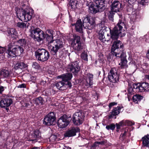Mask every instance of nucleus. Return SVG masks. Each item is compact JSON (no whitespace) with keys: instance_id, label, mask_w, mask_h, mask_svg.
<instances>
[{"instance_id":"26","label":"nucleus","mask_w":149,"mask_h":149,"mask_svg":"<svg viewBox=\"0 0 149 149\" xmlns=\"http://www.w3.org/2000/svg\"><path fill=\"white\" fill-rule=\"evenodd\" d=\"M65 84V83L62 80L57 83L56 86L59 90L63 91L66 89Z\"/></svg>"},{"instance_id":"59","label":"nucleus","mask_w":149,"mask_h":149,"mask_svg":"<svg viewBox=\"0 0 149 149\" xmlns=\"http://www.w3.org/2000/svg\"><path fill=\"white\" fill-rule=\"evenodd\" d=\"M53 138V137H54V140H55V139H56V137L54 136V135H52V136L51 137H50V138L51 139L52 138Z\"/></svg>"},{"instance_id":"62","label":"nucleus","mask_w":149,"mask_h":149,"mask_svg":"<svg viewBox=\"0 0 149 149\" xmlns=\"http://www.w3.org/2000/svg\"><path fill=\"white\" fill-rule=\"evenodd\" d=\"M1 77H0V84L1 83Z\"/></svg>"},{"instance_id":"6","label":"nucleus","mask_w":149,"mask_h":149,"mask_svg":"<svg viewBox=\"0 0 149 149\" xmlns=\"http://www.w3.org/2000/svg\"><path fill=\"white\" fill-rule=\"evenodd\" d=\"M35 54L37 59L42 62L47 61L49 57V52L42 48L38 49L35 52Z\"/></svg>"},{"instance_id":"18","label":"nucleus","mask_w":149,"mask_h":149,"mask_svg":"<svg viewBox=\"0 0 149 149\" xmlns=\"http://www.w3.org/2000/svg\"><path fill=\"white\" fill-rule=\"evenodd\" d=\"M12 100L10 98H6L2 99L0 102V106L2 108L9 107L12 103Z\"/></svg>"},{"instance_id":"35","label":"nucleus","mask_w":149,"mask_h":149,"mask_svg":"<svg viewBox=\"0 0 149 149\" xmlns=\"http://www.w3.org/2000/svg\"><path fill=\"white\" fill-rule=\"evenodd\" d=\"M132 98L133 102H135L136 101H140L142 99L143 97L139 95H136L133 96Z\"/></svg>"},{"instance_id":"27","label":"nucleus","mask_w":149,"mask_h":149,"mask_svg":"<svg viewBox=\"0 0 149 149\" xmlns=\"http://www.w3.org/2000/svg\"><path fill=\"white\" fill-rule=\"evenodd\" d=\"M10 74V72L7 69H2L0 70V77L1 78L9 77Z\"/></svg>"},{"instance_id":"63","label":"nucleus","mask_w":149,"mask_h":149,"mask_svg":"<svg viewBox=\"0 0 149 149\" xmlns=\"http://www.w3.org/2000/svg\"><path fill=\"white\" fill-rule=\"evenodd\" d=\"M119 129H116V131L118 132L119 130Z\"/></svg>"},{"instance_id":"40","label":"nucleus","mask_w":149,"mask_h":149,"mask_svg":"<svg viewBox=\"0 0 149 149\" xmlns=\"http://www.w3.org/2000/svg\"><path fill=\"white\" fill-rule=\"evenodd\" d=\"M55 33V32L51 29H47L46 30V33L45 34H48L50 36L54 37V35Z\"/></svg>"},{"instance_id":"5","label":"nucleus","mask_w":149,"mask_h":149,"mask_svg":"<svg viewBox=\"0 0 149 149\" xmlns=\"http://www.w3.org/2000/svg\"><path fill=\"white\" fill-rule=\"evenodd\" d=\"M17 16L22 21L27 22L31 18L32 14L30 13L27 10L19 9L17 12Z\"/></svg>"},{"instance_id":"8","label":"nucleus","mask_w":149,"mask_h":149,"mask_svg":"<svg viewBox=\"0 0 149 149\" xmlns=\"http://www.w3.org/2000/svg\"><path fill=\"white\" fill-rule=\"evenodd\" d=\"M53 42L54 46H49V49L52 54L55 55L59 49L63 47L65 44L62 40L59 39L55 40Z\"/></svg>"},{"instance_id":"2","label":"nucleus","mask_w":149,"mask_h":149,"mask_svg":"<svg viewBox=\"0 0 149 149\" xmlns=\"http://www.w3.org/2000/svg\"><path fill=\"white\" fill-rule=\"evenodd\" d=\"M8 49L6 52L8 55L10 57H14L20 55L23 52V48L19 45H14L12 43L8 45Z\"/></svg>"},{"instance_id":"12","label":"nucleus","mask_w":149,"mask_h":149,"mask_svg":"<svg viewBox=\"0 0 149 149\" xmlns=\"http://www.w3.org/2000/svg\"><path fill=\"white\" fill-rule=\"evenodd\" d=\"M71 45L73 49L77 51H79L82 50L83 47L80 41V37L76 35H74Z\"/></svg>"},{"instance_id":"36","label":"nucleus","mask_w":149,"mask_h":149,"mask_svg":"<svg viewBox=\"0 0 149 149\" xmlns=\"http://www.w3.org/2000/svg\"><path fill=\"white\" fill-rule=\"evenodd\" d=\"M43 102L44 100L41 97H39L36 99L34 101V103L36 104H40L42 105L43 104Z\"/></svg>"},{"instance_id":"57","label":"nucleus","mask_w":149,"mask_h":149,"mask_svg":"<svg viewBox=\"0 0 149 149\" xmlns=\"http://www.w3.org/2000/svg\"><path fill=\"white\" fill-rule=\"evenodd\" d=\"M136 0H128V1H129V3H130L129 1L132 3H134Z\"/></svg>"},{"instance_id":"9","label":"nucleus","mask_w":149,"mask_h":149,"mask_svg":"<svg viewBox=\"0 0 149 149\" xmlns=\"http://www.w3.org/2000/svg\"><path fill=\"white\" fill-rule=\"evenodd\" d=\"M108 78L110 81L113 83L117 82L119 79V74L116 68H112L109 73Z\"/></svg>"},{"instance_id":"19","label":"nucleus","mask_w":149,"mask_h":149,"mask_svg":"<svg viewBox=\"0 0 149 149\" xmlns=\"http://www.w3.org/2000/svg\"><path fill=\"white\" fill-rule=\"evenodd\" d=\"M120 56H116L117 57L121 58V63H119V65H120L122 68H123L126 66L127 63V60L126 57V53L124 52H122L120 54H119Z\"/></svg>"},{"instance_id":"23","label":"nucleus","mask_w":149,"mask_h":149,"mask_svg":"<svg viewBox=\"0 0 149 149\" xmlns=\"http://www.w3.org/2000/svg\"><path fill=\"white\" fill-rule=\"evenodd\" d=\"M105 31H106L105 28V27H103L98 32V38L103 42L106 41L104 36V32Z\"/></svg>"},{"instance_id":"39","label":"nucleus","mask_w":149,"mask_h":149,"mask_svg":"<svg viewBox=\"0 0 149 149\" xmlns=\"http://www.w3.org/2000/svg\"><path fill=\"white\" fill-rule=\"evenodd\" d=\"M115 127V125L113 123H112L111 125H107L106 127V128L108 130H114Z\"/></svg>"},{"instance_id":"51","label":"nucleus","mask_w":149,"mask_h":149,"mask_svg":"<svg viewBox=\"0 0 149 149\" xmlns=\"http://www.w3.org/2000/svg\"><path fill=\"white\" fill-rule=\"evenodd\" d=\"M145 84L146 85L145 88V91H149V84L147 83H145Z\"/></svg>"},{"instance_id":"42","label":"nucleus","mask_w":149,"mask_h":149,"mask_svg":"<svg viewBox=\"0 0 149 149\" xmlns=\"http://www.w3.org/2000/svg\"><path fill=\"white\" fill-rule=\"evenodd\" d=\"M18 44L21 46H23L25 45L26 41L24 39H20L17 41Z\"/></svg>"},{"instance_id":"54","label":"nucleus","mask_w":149,"mask_h":149,"mask_svg":"<svg viewBox=\"0 0 149 149\" xmlns=\"http://www.w3.org/2000/svg\"><path fill=\"white\" fill-rule=\"evenodd\" d=\"M65 86L68 85L69 87H71L72 86V84L71 82L68 81L65 82Z\"/></svg>"},{"instance_id":"29","label":"nucleus","mask_w":149,"mask_h":149,"mask_svg":"<svg viewBox=\"0 0 149 149\" xmlns=\"http://www.w3.org/2000/svg\"><path fill=\"white\" fill-rule=\"evenodd\" d=\"M141 140L144 146L149 147V135L147 134L142 138Z\"/></svg>"},{"instance_id":"22","label":"nucleus","mask_w":149,"mask_h":149,"mask_svg":"<svg viewBox=\"0 0 149 149\" xmlns=\"http://www.w3.org/2000/svg\"><path fill=\"white\" fill-rule=\"evenodd\" d=\"M121 107L120 106H118L117 107L115 108L111 111L109 116V118H113L114 116H115L118 114L120 112Z\"/></svg>"},{"instance_id":"15","label":"nucleus","mask_w":149,"mask_h":149,"mask_svg":"<svg viewBox=\"0 0 149 149\" xmlns=\"http://www.w3.org/2000/svg\"><path fill=\"white\" fill-rule=\"evenodd\" d=\"M93 74L90 73L86 74L84 77L83 80L84 84L87 87V88L90 87L93 84Z\"/></svg>"},{"instance_id":"44","label":"nucleus","mask_w":149,"mask_h":149,"mask_svg":"<svg viewBox=\"0 0 149 149\" xmlns=\"http://www.w3.org/2000/svg\"><path fill=\"white\" fill-rule=\"evenodd\" d=\"M60 49L59 52V56L60 57L64 56H65V52H64L65 51L64 49Z\"/></svg>"},{"instance_id":"13","label":"nucleus","mask_w":149,"mask_h":149,"mask_svg":"<svg viewBox=\"0 0 149 149\" xmlns=\"http://www.w3.org/2000/svg\"><path fill=\"white\" fill-rule=\"evenodd\" d=\"M55 114L53 112H51L45 116L44 119L43 123L47 125H52L56 120Z\"/></svg>"},{"instance_id":"55","label":"nucleus","mask_w":149,"mask_h":149,"mask_svg":"<svg viewBox=\"0 0 149 149\" xmlns=\"http://www.w3.org/2000/svg\"><path fill=\"white\" fill-rule=\"evenodd\" d=\"M116 129H120V126H124V125H123V124L121 125L120 124V122H119V123H116Z\"/></svg>"},{"instance_id":"25","label":"nucleus","mask_w":149,"mask_h":149,"mask_svg":"<svg viewBox=\"0 0 149 149\" xmlns=\"http://www.w3.org/2000/svg\"><path fill=\"white\" fill-rule=\"evenodd\" d=\"M75 25V29L76 31L80 33H82L83 30V25L81 19L78 20L76 24H72Z\"/></svg>"},{"instance_id":"1","label":"nucleus","mask_w":149,"mask_h":149,"mask_svg":"<svg viewBox=\"0 0 149 149\" xmlns=\"http://www.w3.org/2000/svg\"><path fill=\"white\" fill-rule=\"evenodd\" d=\"M125 26V24L123 22L119 20L118 23L113 28V30H110L111 37L113 40L117 39L119 35L123 36L125 35L124 33L123 35L121 33V31L123 26Z\"/></svg>"},{"instance_id":"24","label":"nucleus","mask_w":149,"mask_h":149,"mask_svg":"<svg viewBox=\"0 0 149 149\" xmlns=\"http://www.w3.org/2000/svg\"><path fill=\"white\" fill-rule=\"evenodd\" d=\"M72 77V74L70 73H67L58 76V77L62 78V80L65 83V82L70 80Z\"/></svg>"},{"instance_id":"47","label":"nucleus","mask_w":149,"mask_h":149,"mask_svg":"<svg viewBox=\"0 0 149 149\" xmlns=\"http://www.w3.org/2000/svg\"><path fill=\"white\" fill-rule=\"evenodd\" d=\"M81 58L82 59L86 61H88L87 55L85 53H82L81 54Z\"/></svg>"},{"instance_id":"20","label":"nucleus","mask_w":149,"mask_h":149,"mask_svg":"<svg viewBox=\"0 0 149 149\" xmlns=\"http://www.w3.org/2000/svg\"><path fill=\"white\" fill-rule=\"evenodd\" d=\"M96 6L99 10V12H102L106 8L104 1L102 0H96L95 1Z\"/></svg>"},{"instance_id":"38","label":"nucleus","mask_w":149,"mask_h":149,"mask_svg":"<svg viewBox=\"0 0 149 149\" xmlns=\"http://www.w3.org/2000/svg\"><path fill=\"white\" fill-rule=\"evenodd\" d=\"M77 0H70V5L72 8H77Z\"/></svg>"},{"instance_id":"37","label":"nucleus","mask_w":149,"mask_h":149,"mask_svg":"<svg viewBox=\"0 0 149 149\" xmlns=\"http://www.w3.org/2000/svg\"><path fill=\"white\" fill-rule=\"evenodd\" d=\"M8 33L9 35H13L15 36H16L17 33L16 30L13 28L10 29L8 31Z\"/></svg>"},{"instance_id":"11","label":"nucleus","mask_w":149,"mask_h":149,"mask_svg":"<svg viewBox=\"0 0 149 149\" xmlns=\"http://www.w3.org/2000/svg\"><path fill=\"white\" fill-rule=\"evenodd\" d=\"M71 119L70 116H68L65 115H63L58 120V124L59 127L62 128L65 127L68 125Z\"/></svg>"},{"instance_id":"64","label":"nucleus","mask_w":149,"mask_h":149,"mask_svg":"<svg viewBox=\"0 0 149 149\" xmlns=\"http://www.w3.org/2000/svg\"><path fill=\"white\" fill-rule=\"evenodd\" d=\"M147 78L149 80V75L148 76Z\"/></svg>"},{"instance_id":"56","label":"nucleus","mask_w":149,"mask_h":149,"mask_svg":"<svg viewBox=\"0 0 149 149\" xmlns=\"http://www.w3.org/2000/svg\"><path fill=\"white\" fill-rule=\"evenodd\" d=\"M128 131L127 129L126 130H125L123 134H121V135H122V136H125L126 135V134L127 132Z\"/></svg>"},{"instance_id":"49","label":"nucleus","mask_w":149,"mask_h":149,"mask_svg":"<svg viewBox=\"0 0 149 149\" xmlns=\"http://www.w3.org/2000/svg\"><path fill=\"white\" fill-rule=\"evenodd\" d=\"M6 49L4 47H1L0 46V54L3 53L6 51Z\"/></svg>"},{"instance_id":"50","label":"nucleus","mask_w":149,"mask_h":149,"mask_svg":"<svg viewBox=\"0 0 149 149\" xmlns=\"http://www.w3.org/2000/svg\"><path fill=\"white\" fill-rule=\"evenodd\" d=\"M117 103L115 102H111L109 104V108L110 109L112 106H113L115 105H117Z\"/></svg>"},{"instance_id":"52","label":"nucleus","mask_w":149,"mask_h":149,"mask_svg":"<svg viewBox=\"0 0 149 149\" xmlns=\"http://www.w3.org/2000/svg\"><path fill=\"white\" fill-rule=\"evenodd\" d=\"M4 90V87L0 86V94H2Z\"/></svg>"},{"instance_id":"48","label":"nucleus","mask_w":149,"mask_h":149,"mask_svg":"<svg viewBox=\"0 0 149 149\" xmlns=\"http://www.w3.org/2000/svg\"><path fill=\"white\" fill-rule=\"evenodd\" d=\"M139 17V15L136 12H133L132 14V17L133 18V19H136Z\"/></svg>"},{"instance_id":"3","label":"nucleus","mask_w":149,"mask_h":149,"mask_svg":"<svg viewBox=\"0 0 149 149\" xmlns=\"http://www.w3.org/2000/svg\"><path fill=\"white\" fill-rule=\"evenodd\" d=\"M30 36L38 42L44 39L45 33L39 28H35L33 26L31 27L29 30Z\"/></svg>"},{"instance_id":"30","label":"nucleus","mask_w":149,"mask_h":149,"mask_svg":"<svg viewBox=\"0 0 149 149\" xmlns=\"http://www.w3.org/2000/svg\"><path fill=\"white\" fill-rule=\"evenodd\" d=\"M54 37L50 36L48 34H45L44 38H46V41L48 42V46H51L50 44L53 42L55 40H53Z\"/></svg>"},{"instance_id":"7","label":"nucleus","mask_w":149,"mask_h":149,"mask_svg":"<svg viewBox=\"0 0 149 149\" xmlns=\"http://www.w3.org/2000/svg\"><path fill=\"white\" fill-rule=\"evenodd\" d=\"M83 26L86 29L91 30L95 24V18L86 16L82 18Z\"/></svg>"},{"instance_id":"34","label":"nucleus","mask_w":149,"mask_h":149,"mask_svg":"<svg viewBox=\"0 0 149 149\" xmlns=\"http://www.w3.org/2000/svg\"><path fill=\"white\" fill-rule=\"evenodd\" d=\"M89 12L91 13L95 14L98 12H99V10L95 6L91 5L89 8Z\"/></svg>"},{"instance_id":"61","label":"nucleus","mask_w":149,"mask_h":149,"mask_svg":"<svg viewBox=\"0 0 149 149\" xmlns=\"http://www.w3.org/2000/svg\"><path fill=\"white\" fill-rule=\"evenodd\" d=\"M45 83V81H43L41 82V84H42V83Z\"/></svg>"},{"instance_id":"17","label":"nucleus","mask_w":149,"mask_h":149,"mask_svg":"<svg viewBox=\"0 0 149 149\" xmlns=\"http://www.w3.org/2000/svg\"><path fill=\"white\" fill-rule=\"evenodd\" d=\"M121 4L118 1H114L111 6V10L114 12L119 11L121 8Z\"/></svg>"},{"instance_id":"21","label":"nucleus","mask_w":149,"mask_h":149,"mask_svg":"<svg viewBox=\"0 0 149 149\" xmlns=\"http://www.w3.org/2000/svg\"><path fill=\"white\" fill-rule=\"evenodd\" d=\"M146 85L145 82L135 84L133 86V88L136 90L137 91L142 92L145 91V88Z\"/></svg>"},{"instance_id":"14","label":"nucleus","mask_w":149,"mask_h":149,"mask_svg":"<svg viewBox=\"0 0 149 149\" xmlns=\"http://www.w3.org/2000/svg\"><path fill=\"white\" fill-rule=\"evenodd\" d=\"M78 62L76 61L68 65L67 68V71L73 73L74 75H76L80 70Z\"/></svg>"},{"instance_id":"46","label":"nucleus","mask_w":149,"mask_h":149,"mask_svg":"<svg viewBox=\"0 0 149 149\" xmlns=\"http://www.w3.org/2000/svg\"><path fill=\"white\" fill-rule=\"evenodd\" d=\"M138 2L142 5H145L149 1V0H138Z\"/></svg>"},{"instance_id":"60","label":"nucleus","mask_w":149,"mask_h":149,"mask_svg":"<svg viewBox=\"0 0 149 149\" xmlns=\"http://www.w3.org/2000/svg\"><path fill=\"white\" fill-rule=\"evenodd\" d=\"M33 149H40L39 148H38L37 147H35L33 148Z\"/></svg>"},{"instance_id":"28","label":"nucleus","mask_w":149,"mask_h":149,"mask_svg":"<svg viewBox=\"0 0 149 149\" xmlns=\"http://www.w3.org/2000/svg\"><path fill=\"white\" fill-rule=\"evenodd\" d=\"M32 138L33 139L32 141L37 140L41 138V134L38 130H36L34 131L33 134L32 135Z\"/></svg>"},{"instance_id":"16","label":"nucleus","mask_w":149,"mask_h":149,"mask_svg":"<svg viewBox=\"0 0 149 149\" xmlns=\"http://www.w3.org/2000/svg\"><path fill=\"white\" fill-rule=\"evenodd\" d=\"M80 130L78 127H73L72 129L66 132L65 134V137H70L74 136L77 132H79Z\"/></svg>"},{"instance_id":"53","label":"nucleus","mask_w":149,"mask_h":149,"mask_svg":"<svg viewBox=\"0 0 149 149\" xmlns=\"http://www.w3.org/2000/svg\"><path fill=\"white\" fill-rule=\"evenodd\" d=\"M26 87V85L24 84H20L18 86V88H24Z\"/></svg>"},{"instance_id":"10","label":"nucleus","mask_w":149,"mask_h":149,"mask_svg":"<svg viewBox=\"0 0 149 149\" xmlns=\"http://www.w3.org/2000/svg\"><path fill=\"white\" fill-rule=\"evenodd\" d=\"M85 116L84 113L81 111L75 113L73 115L72 121L76 125L81 124L84 120Z\"/></svg>"},{"instance_id":"32","label":"nucleus","mask_w":149,"mask_h":149,"mask_svg":"<svg viewBox=\"0 0 149 149\" xmlns=\"http://www.w3.org/2000/svg\"><path fill=\"white\" fill-rule=\"evenodd\" d=\"M30 25L29 23L26 22V23L23 22H18L17 23L16 26L18 27L24 29L28 27Z\"/></svg>"},{"instance_id":"4","label":"nucleus","mask_w":149,"mask_h":149,"mask_svg":"<svg viewBox=\"0 0 149 149\" xmlns=\"http://www.w3.org/2000/svg\"><path fill=\"white\" fill-rule=\"evenodd\" d=\"M123 48V45L120 41H114L111 47V53L115 56H120L119 54L124 52Z\"/></svg>"},{"instance_id":"33","label":"nucleus","mask_w":149,"mask_h":149,"mask_svg":"<svg viewBox=\"0 0 149 149\" xmlns=\"http://www.w3.org/2000/svg\"><path fill=\"white\" fill-rule=\"evenodd\" d=\"M120 124L121 125L123 124L124 125L128 126H131L134 124V122L130 121L129 120H123L120 122Z\"/></svg>"},{"instance_id":"31","label":"nucleus","mask_w":149,"mask_h":149,"mask_svg":"<svg viewBox=\"0 0 149 149\" xmlns=\"http://www.w3.org/2000/svg\"><path fill=\"white\" fill-rule=\"evenodd\" d=\"M27 64H25L23 62H20L16 63L14 67V68L15 70L18 69H23L27 67Z\"/></svg>"},{"instance_id":"41","label":"nucleus","mask_w":149,"mask_h":149,"mask_svg":"<svg viewBox=\"0 0 149 149\" xmlns=\"http://www.w3.org/2000/svg\"><path fill=\"white\" fill-rule=\"evenodd\" d=\"M114 11H112L111 10V11L109 12L108 15L109 19L112 21L113 20V17L114 14Z\"/></svg>"},{"instance_id":"43","label":"nucleus","mask_w":149,"mask_h":149,"mask_svg":"<svg viewBox=\"0 0 149 149\" xmlns=\"http://www.w3.org/2000/svg\"><path fill=\"white\" fill-rule=\"evenodd\" d=\"M32 67L33 68L38 69L40 68V66L36 62H34L32 64Z\"/></svg>"},{"instance_id":"45","label":"nucleus","mask_w":149,"mask_h":149,"mask_svg":"<svg viewBox=\"0 0 149 149\" xmlns=\"http://www.w3.org/2000/svg\"><path fill=\"white\" fill-rule=\"evenodd\" d=\"M133 90L132 87L130 88L128 90V93L127 94L128 97H129L132 95L133 94Z\"/></svg>"},{"instance_id":"58","label":"nucleus","mask_w":149,"mask_h":149,"mask_svg":"<svg viewBox=\"0 0 149 149\" xmlns=\"http://www.w3.org/2000/svg\"><path fill=\"white\" fill-rule=\"evenodd\" d=\"M146 57L147 58L149 59V50L148 51V53L146 54Z\"/></svg>"}]
</instances>
